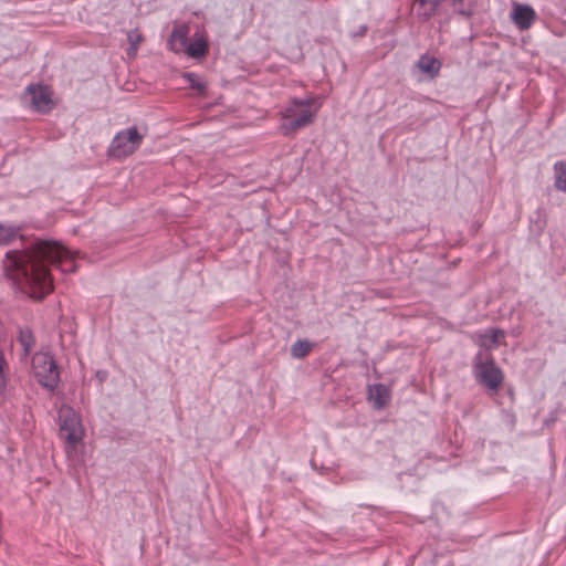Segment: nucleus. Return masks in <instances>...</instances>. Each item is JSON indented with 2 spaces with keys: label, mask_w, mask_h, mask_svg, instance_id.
I'll return each mask as SVG.
<instances>
[{
  "label": "nucleus",
  "mask_w": 566,
  "mask_h": 566,
  "mask_svg": "<svg viewBox=\"0 0 566 566\" xmlns=\"http://www.w3.org/2000/svg\"><path fill=\"white\" fill-rule=\"evenodd\" d=\"M188 34H189L188 25L180 24V25L175 27L174 30L171 31V34L168 40L170 49L176 53L185 52V50L189 43Z\"/></svg>",
  "instance_id": "10"
},
{
  "label": "nucleus",
  "mask_w": 566,
  "mask_h": 566,
  "mask_svg": "<svg viewBox=\"0 0 566 566\" xmlns=\"http://www.w3.org/2000/svg\"><path fill=\"white\" fill-rule=\"evenodd\" d=\"M555 187L566 192V161H560L555 164Z\"/></svg>",
  "instance_id": "17"
},
{
  "label": "nucleus",
  "mask_w": 566,
  "mask_h": 566,
  "mask_svg": "<svg viewBox=\"0 0 566 566\" xmlns=\"http://www.w3.org/2000/svg\"><path fill=\"white\" fill-rule=\"evenodd\" d=\"M312 349V343L307 339H298L291 346L293 358H304Z\"/></svg>",
  "instance_id": "15"
},
{
  "label": "nucleus",
  "mask_w": 566,
  "mask_h": 566,
  "mask_svg": "<svg viewBox=\"0 0 566 566\" xmlns=\"http://www.w3.org/2000/svg\"><path fill=\"white\" fill-rule=\"evenodd\" d=\"M31 365L38 382L53 392L60 382V371L54 357L49 352H38L32 356Z\"/></svg>",
  "instance_id": "3"
},
{
  "label": "nucleus",
  "mask_w": 566,
  "mask_h": 566,
  "mask_svg": "<svg viewBox=\"0 0 566 566\" xmlns=\"http://www.w3.org/2000/svg\"><path fill=\"white\" fill-rule=\"evenodd\" d=\"M48 264L56 265L64 273L76 270L72 252L59 242L49 240H36L24 251H8L3 269L24 293L41 301L53 290Z\"/></svg>",
  "instance_id": "1"
},
{
  "label": "nucleus",
  "mask_w": 566,
  "mask_h": 566,
  "mask_svg": "<svg viewBox=\"0 0 566 566\" xmlns=\"http://www.w3.org/2000/svg\"><path fill=\"white\" fill-rule=\"evenodd\" d=\"M475 380L491 392H497L501 388L504 374L496 366L492 353L479 350L472 361Z\"/></svg>",
  "instance_id": "2"
},
{
  "label": "nucleus",
  "mask_w": 566,
  "mask_h": 566,
  "mask_svg": "<svg viewBox=\"0 0 566 566\" xmlns=\"http://www.w3.org/2000/svg\"><path fill=\"white\" fill-rule=\"evenodd\" d=\"M127 40L129 42V53L132 52L133 54H135L138 49V44L142 41V35L136 31H130L127 34Z\"/></svg>",
  "instance_id": "19"
},
{
  "label": "nucleus",
  "mask_w": 566,
  "mask_h": 566,
  "mask_svg": "<svg viewBox=\"0 0 566 566\" xmlns=\"http://www.w3.org/2000/svg\"><path fill=\"white\" fill-rule=\"evenodd\" d=\"M18 235L17 230L13 227H8L0 223V245L9 244Z\"/></svg>",
  "instance_id": "18"
},
{
  "label": "nucleus",
  "mask_w": 566,
  "mask_h": 566,
  "mask_svg": "<svg viewBox=\"0 0 566 566\" xmlns=\"http://www.w3.org/2000/svg\"><path fill=\"white\" fill-rule=\"evenodd\" d=\"M310 106V99H292V105L287 107L284 113L285 128L291 132H296L310 125L314 118Z\"/></svg>",
  "instance_id": "6"
},
{
  "label": "nucleus",
  "mask_w": 566,
  "mask_h": 566,
  "mask_svg": "<svg viewBox=\"0 0 566 566\" xmlns=\"http://www.w3.org/2000/svg\"><path fill=\"white\" fill-rule=\"evenodd\" d=\"M7 369H8V363L4 358L2 350H0V374H6Z\"/></svg>",
  "instance_id": "20"
},
{
  "label": "nucleus",
  "mask_w": 566,
  "mask_h": 566,
  "mask_svg": "<svg viewBox=\"0 0 566 566\" xmlns=\"http://www.w3.org/2000/svg\"><path fill=\"white\" fill-rule=\"evenodd\" d=\"M57 419L61 438L71 447H75L82 440L83 436V428L78 415L72 407L62 405L57 412Z\"/></svg>",
  "instance_id": "5"
},
{
  "label": "nucleus",
  "mask_w": 566,
  "mask_h": 566,
  "mask_svg": "<svg viewBox=\"0 0 566 566\" xmlns=\"http://www.w3.org/2000/svg\"><path fill=\"white\" fill-rule=\"evenodd\" d=\"M7 388L6 374H0V397L4 395Z\"/></svg>",
  "instance_id": "21"
},
{
  "label": "nucleus",
  "mask_w": 566,
  "mask_h": 566,
  "mask_svg": "<svg viewBox=\"0 0 566 566\" xmlns=\"http://www.w3.org/2000/svg\"><path fill=\"white\" fill-rule=\"evenodd\" d=\"M18 340L25 354H29L35 345V337L29 327L19 331Z\"/></svg>",
  "instance_id": "14"
},
{
  "label": "nucleus",
  "mask_w": 566,
  "mask_h": 566,
  "mask_svg": "<svg viewBox=\"0 0 566 566\" xmlns=\"http://www.w3.org/2000/svg\"><path fill=\"white\" fill-rule=\"evenodd\" d=\"M146 133V128L139 130L136 126L118 132L108 148L109 156L120 159L134 154L140 147Z\"/></svg>",
  "instance_id": "4"
},
{
  "label": "nucleus",
  "mask_w": 566,
  "mask_h": 566,
  "mask_svg": "<svg viewBox=\"0 0 566 566\" xmlns=\"http://www.w3.org/2000/svg\"><path fill=\"white\" fill-rule=\"evenodd\" d=\"M185 52L190 57H195V59L203 57V56H206V54L208 52V43L202 35L196 33L195 39L188 43Z\"/></svg>",
  "instance_id": "12"
},
{
  "label": "nucleus",
  "mask_w": 566,
  "mask_h": 566,
  "mask_svg": "<svg viewBox=\"0 0 566 566\" xmlns=\"http://www.w3.org/2000/svg\"><path fill=\"white\" fill-rule=\"evenodd\" d=\"M182 77L187 81L191 90L197 91L200 95H203L206 93V83L202 82L196 73L185 72L182 74Z\"/></svg>",
  "instance_id": "16"
},
{
  "label": "nucleus",
  "mask_w": 566,
  "mask_h": 566,
  "mask_svg": "<svg viewBox=\"0 0 566 566\" xmlns=\"http://www.w3.org/2000/svg\"><path fill=\"white\" fill-rule=\"evenodd\" d=\"M416 65L422 73L428 74L430 77H436L441 67L440 61L428 54L421 55Z\"/></svg>",
  "instance_id": "13"
},
{
  "label": "nucleus",
  "mask_w": 566,
  "mask_h": 566,
  "mask_svg": "<svg viewBox=\"0 0 566 566\" xmlns=\"http://www.w3.org/2000/svg\"><path fill=\"white\" fill-rule=\"evenodd\" d=\"M366 32H367V27L361 25V27H359L358 31L353 33V36H364L366 34Z\"/></svg>",
  "instance_id": "22"
},
{
  "label": "nucleus",
  "mask_w": 566,
  "mask_h": 566,
  "mask_svg": "<svg viewBox=\"0 0 566 566\" xmlns=\"http://www.w3.org/2000/svg\"><path fill=\"white\" fill-rule=\"evenodd\" d=\"M24 97L36 112L49 113L53 108L52 92L46 85H29L25 88Z\"/></svg>",
  "instance_id": "7"
},
{
  "label": "nucleus",
  "mask_w": 566,
  "mask_h": 566,
  "mask_svg": "<svg viewBox=\"0 0 566 566\" xmlns=\"http://www.w3.org/2000/svg\"><path fill=\"white\" fill-rule=\"evenodd\" d=\"M511 18L514 24L521 30H527L536 19L535 10L528 4L514 3Z\"/></svg>",
  "instance_id": "8"
},
{
  "label": "nucleus",
  "mask_w": 566,
  "mask_h": 566,
  "mask_svg": "<svg viewBox=\"0 0 566 566\" xmlns=\"http://www.w3.org/2000/svg\"><path fill=\"white\" fill-rule=\"evenodd\" d=\"M505 332L500 328H488L484 334L480 335V346L483 347V352L491 353L493 348H496L500 340L504 338Z\"/></svg>",
  "instance_id": "11"
},
{
  "label": "nucleus",
  "mask_w": 566,
  "mask_h": 566,
  "mask_svg": "<svg viewBox=\"0 0 566 566\" xmlns=\"http://www.w3.org/2000/svg\"><path fill=\"white\" fill-rule=\"evenodd\" d=\"M368 400L376 410L384 409L390 400V391L384 384L368 386Z\"/></svg>",
  "instance_id": "9"
}]
</instances>
